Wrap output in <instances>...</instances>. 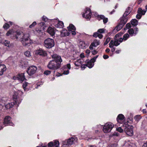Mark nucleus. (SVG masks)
<instances>
[{
    "instance_id": "obj_1",
    "label": "nucleus",
    "mask_w": 147,
    "mask_h": 147,
    "mask_svg": "<svg viewBox=\"0 0 147 147\" xmlns=\"http://www.w3.org/2000/svg\"><path fill=\"white\" fill-rule=\"evenodd\" d=\"M53 59L50 61L47 65L48 68L50 69L56 70L60 68L62 60L61 56L54 54L51 55Z\"/></svg>"
},
{
    "instance_id": "obj_2",
    "label": "nucleus",
    "mask_w": 147,
    "mask_h": 147,
    "mask_svg": "<svg viewBox=\"0 0 147 147\" xmlns=\"http://www.w3.org/2000/svg\"><path fill=\"white\" fill-rule=\"evenodd\" d=\"M23 93V92L20 90L15 92L13 96V99L15 102H11L5 105L6 109H9L12 107L15 104H17L18 106V105L20 104L22 99V95Z\"/></svg>"
},
{
    "instance_id": "obj_3",
    "label": "nucleus",
    "mask_w": 147,
    "mask_h": 147,
    "mask_svg": "<svg viewBox=\"0 0 147 147\" xmlns=\"http://www.w3.org/2000/svg\"><path fill=\"white\" fill-rule=\"evenodd\" d=\"M16 34L15 36L16 39H17L20 38V40L24 46H29L30 45L31 40L29 38V34H21L19 32H16Z\"/></svg>"
},
{
    "instance_id": "obj_4",
    "label": "nucleus",
    "mask_w": 147,
    "mask_h": 147,
    "mask_svg": "<svg viewBox=\"0 0 147 147\" xmlns=\"http://www.w3.org/2000/svg\"><path fill=\"white\" fill-rule=\"evenodd\" d=\"M123 126L125 127L124 131L126 134L129 136H132L133 134V126L129 125L127 122L124 123Z\"/></svg>"
},
{
    "instance_id": "obj_5",
    "label": "nucleus",
    "mask_w": 147,
    "mask_h": 147,
    "mask_svg": "<svg viewBox=\"0 0 147 147\" xmlns=\"http://www.w3.org/2000/svg\"><path fill=\"white\" fill-rule=\"evenodd\" d=\"M44 45L47 48H51L54 46V40L52 39L48 38L45 40Z\"/></svg>"
},
{
    "instance_id": "obj_6",
    "label": "nucleus",
    "mask_w": 147,
    "mask_h": 147,
    "mask_svg": "<svg viewBox=\"0 0 147 147\" xmlns=\"http://www.w3.org/2000/svg\"><path fill=\"white\" fill-rule=\"evenodd\" d=\"M114 127L113 124L109 122L106 123L103 128V131L105 133L110 132Z\"/></svg>"
},
{
    "instance_id": "obj_7",
    "label": "nucleus",
    "mask_w": 147,
    "mask_h": 147,
    "mask_svg": "<svg viewBox=\"0 0 147 147\" xmlns=\"http://www.w3.org/2000/svg\"><path fill=\"white\" fill-rule=\"evenodd\" d=\"M37 70V67L35 66L32 65L30 66L28 68L27 72L29 75L31 76L36 72Z\"/></svg>"
},
{
    "instance_id": "obj_8",
    "label": "nucleus",
    "mask_w": 147,
    "mask_h": 147,
    "mask_svg": "<svg viewBox=\"0 0 147 147\" xmlns=\"http://www.w3.org/2000/svg\"><path fill=\"white\" fill-rule=\"evenodd\" d=\"M120 21V22L114 30H115V31H116L117 32L120 30L127 22V20L126 19L124 20L123 21Z\"/></svg>"
},
{
    "instance_id": "obj_9",
    "label": "nucleus",
    "mask_w": 147,
    "mask_h": 147,
    "mask_svg": "<svg viewBox=\"0 0 147 147\" xmlns=\"http://www.w3.org/2000/svg\"><path fill=\"white\" fill-rule=\"evenodd\" d=\"M75 140V139L74 138H71L67 140L63 141L62 143L63 145L66 146L71 145L73 144Z\"/></svg>"
},
{
    "instance_id": "obj_10",
    "label": "nucleus",
    "mask_w": 147,
    "mask_h": 147,
    "mask_svg": "<svg viewBox=\"0 0 147 147\" xmlns=\"http://www.w3.org/2000/svg\"><path fill=\"white\" fill-rule=\"evenodd\" d=\"M131 8L130 7H128L126 9L123 16L120 19V20L123 21L124 20L126 19L127 21L128 20V18L127 17V16L131 12Z\"/></svg>"
},
{
    "instance_id": "obj_11",
    "label": "nucleus",
    "mask_w": 147,
    "mask_h": 147,
    "mask_svg": "<svg viewBox=\"0 0 147 147\" xmlns=\"http://www.w3.org/2000/svg\"><path fill=\"white\" fill-rule=\"evenodd\" d=\"M35 54L43 57L46 56L47 55L46 52L41 48H39L36 50Z\"/></svg>"
},
{
    "instance_id": "obj_12",
    "label": "nucleus",
    "mask_w": 147,
    "mask_h": 147,
    "mask_svg": "<svg viewBox=\"0 0 147 147\" xmlns=\"http://www.w3.org/2000/svg\"><path fill=\"white\" fill-rule=\"evenodd\" d=\"M117 120L118 123L124 125L125 119L123 114H120L118 116L117 118Z\"/></svg>"
},
{
    "instance_id": "obj_13",
    "label": "nucleus",
    "mask_w": 147,
    "mask_h": 147,
    "mask_svg": "<svg viewBox=\"0 0 147 147\" xmlns=\"http://www.w3.org/2000/svg\"><path fill=\"white\" fill-rule=\"evenodd\" d=\"M13 79L14 80L17 79L18 80L21 81V82H22L25 80H26L24 75V73H22L18 74L16 76L13 77Z\"/></svg>"
},
{
    "instance_id": "obj_14",
    "label": "nucleus",
    "mask_w": 147,
    "mask_h": 147,
    "mask_svg": "<svg viewBox=\"0 0 147 147\" xmlns=\"http://www.w3.org/2000/svg\"><path fill=\"white\" fill-rule=\"evenodd\" d=\"M122 34L121 33H119L117 34L115 36L114 39L115 40L114 41L113 40H111V41H113V45H114L115 46H117L119 45L120 44V43H119L118 40H117V37H118V38L121 36Z\"/></svg>"
},
{
    "instance_id": "obj_15",
    "label": "nucleus",
    "mask_w": 147,
    "mask_h": 147,
    "mask_svg": "<svg viewBox=\"0 0 147 147\" xmlns=\"http://www.w3.org/2000/svg\"><path fill=\"white\" fill-rule=\"evenodd\" d=\"M11 118L9 116H6L4 119V124L5 125H10L13 126V124L11 122Z\"/></svg>"
},
{
    "instance_id": "obj_16",
    "label": "nucleus",
    "mask_w": 147,
    "mask_h": 147,
    "mask_svg": "<svg viewBox=\"0 0 147 147\" xmlns=\"http://www.w3.org/2000/svg\"><path fill=\"white\" fill-rule=\"evenodd\" d=\"M91 16V12L90 9L89 8L87 9L85 13L82 14L83 17L86 19L90 18Z\"/></svg>"
},
{
    "instance_id": "obj_17",
    "label": "nucleus",
    "mask_w": 147,
    "mask_h": 147,
    "mask_svg": "<svg viewBox=\"0 0 147 147\" xmlns=\"http://www.w3.org/2000/svg\"><path fill=\"white\" fill-rule=\"evenodd\" d=\"M6 68L5 65L2 64L0 61V76L2 75L3 72L6 70Z\"/></svg>"
},
{
    "instance_id": "obj_18",
    "label": "nucleus",
    "mask_w": 147,
    "mask_h": 147,
    "mask_svg": "<svg viewBox=\"0 0 147 147\" xmlns=\"http://www.w3.org/2000/svg\"><path fill=\"white\" fill-rule=\"evenodd\" d=\"M47 32L52 36H54L55 34V30L54 28L51 27H49L48 28Z\"/></svg>"
},
{
    "instance_id": "obj_19",
    "label": "nucleus",
    "mask_w": 147,
    "mask_h": 147,
    "mask_svg": "<svg viewBox=\"0 0 147 147\" xmlns=\"http://www.w3.org/2000/svg\"><path fill=\"white\" fill-rule=\"evenodd\" d=\"M94 60L93 59H91L90 60L88 61L86 64V66L90 68H92L94 65V62L93 61Z\"/></svg>"
},
{
    "instance_id": "obj_20",
    "label": "nucleus",
    "mask_w": 147,
    "mask_h": 147,
    "mask_svg": "<svg viewBox=\"0 0 147 147\" xmlns=\"http://www.w3.org/2000/svg\"><path fill=\"white\" fill-rule=\"evenodd\" d=\"M98 18L99 20H103V22L104 24H105L108 21V19L107 18H105V16L102 15H98Z\"/></svg>"
},
{
    "instance_id": "obj_21",
    "label": "nucleus",
    "mask_w": 147,
    "mask_h": 147,
    "mask_svg": "<svg viewBox=\"0 0 147 147\" xmlns=\"http://www.w3.org/2000/svg\"><path fill=\"white\" fill-rule=\"evenodd\" d=\"M123 147H136V146L135 144L129 142L125 143Z\"/></svg>"
},
{
    "instance_id": "obj_22",
    "label": "nucleus",
    "mask_w": 147,
    "mask_h": 147,
    "mask_svg": "<svg viewBox=\"0 0 147 147\" xmlns=\"http://www.w3.org/2000/svg\"><path fill=\"white\" fill-rule=\"evenodd\" d=\"M93 36L95 38L98 37L100 39L102 38L103 36L102 34L99 33L97 31L94 33Z\"/></svg>"
},
{
    "instance_id": "obj_23",
    "label": "nucleus",
    "mask_w": 147,
    "mask_h": 147,
    "mask_svg": "<svg viewBox=\"0 0 147 147\" xmlns=\"http://www.w3.org/2000/svg\"><path fill=\"white\" fill-rule=\"evenodd\" d=\"M5 104V101L4 98L0 100V109L3 108Z\"/></svg>"
},
{
    "instance_id": "obj_24",
    "label": "nucleus",
    "mask_w": 147,
    "mask_h": 147,
    "mask_svg": "<svg viewBox=\"0 0 147 147\" xmlns=\"http://www.w3.org/2000/svg\"><path fill=\"white\" fill-rule=\"evenodd\" d=\"M67 28L69 31H71L72 30H75L76 29L75 26L72 24H70L67 27Z\"/></svg>"
},
{
    "instance_id": "obj_25",
    "label": "nucleus",
    "mask_w": 147,
    "mask_h": 147,
    "mask_svg": "<svg viewBox=\"0 0 147 147\" xmlns=\"http://www.w3.org/2000/svg\"><path fill=\"white\" fill-rule=\"evenodd\" d=\"M92 43V45H93L94 47H96L97 46L100 44V42L99 40H94Z\"/></svg>"
},
{
    "instance_id": "obj_26",
    "label": "nucleus",
    "mask_w": 147,
    "mask_h": 147,
    "mask_svg": "<svg viewBox=\"0 0 147 147\" xmlns=\"http://www.w3.org/2000/svg\"><path fill=\"white\" fill-rule=\"evenodd\" d=\"M82 62L81 59H79L75 62L74 64L76 66H78L81 64Z\"/></svg>"
},
{
    "instance_id": "obj_27",
    "label": "nucleus",
    "mask_w": 147,
    "mask_h": 147,
    "mask_svg": "<svg viewBox=\"0 0 147 147\" xmlns=\"http://www.w3.org/2000/svg\"><path fill=\"white\" fill-rule=\"evenodd\" d=\"M146 11H144L141 8H139L138 11V13L142 15H144L145 14Z\"/></svg>"
},
{
    "instance_id": "obj_28",
    "label": "nucleus",
    "mask_w": 147,
    "mask_h": 147,
    "mask_svg": "<svg viewBox=\"0 0 147 147\" xmlns=\"http://www.w3.org/2000/svg\"><path fill=\"white\" fill-rule=\"evenodd\" d=\"M131 24L134 26H136L138 25V21L136 19H133L131 21Z\"/></svg>"
},
{
    "instance_id": "obj_29",
    "label": "nucleus",
    "mask_w": 147,
    "mask_h": 147,
    "mask_svg": "<svg viewBox=\"0 0 147 147\" xmlns=\"http://www.w3.org/2000/svg\"><path fill=\"white\" fill-rule=\"evenodd\" d=\"M113 41H111L109 44V47L112 48L111 51L113 52L115 51V48L114 47L113 45Z\"/></svg>"
},
{
    "instance_id": "obj_30",
    "label": "nucleus",
    "mask_w": 147,
    "mask_h": 147,
    "mask_svg": "<svg viewBox=\"0 0 147 147\" xmlns=\"http://www.w3.org/2000/svg\"><path fill=\"white\" fill-rule=\"evenodd\" d=\"M4 45L8 47H10L11 45L10 42L7 40H5L4 41Z\"/></svg>"
},
{
    "instance_id": "obj_31",
    "label": "nucleus",
    "mask_w": 147,
    "mask_h": 147,
    "mask_svg": "<svg viewBox=\"0 0 147 147\" xmlns=\"http://www.w3.org/2000/svg\"><path fill=\"white\" fill-rule=\"evenodd\" d=\"M80 45L82 49H84L85 48V43L84 42L80 41Z\"/></svg>"
},
{
    "instance_id": "obj_32",
    "label": "nucleus",
    "mask_w": 147,
    "mask_h": 147,
    "mask_svg": "<svg viewBox=\"0 0 147 147\" xmlns=\"http://www.w3.org/2000/svg\"><path fill=\"white\" fill-rule=\"evenodd\" d=\"M24 54L25 56L28 57H29L31 56L30 52L28 51H25Z\"/></svg>"
},
{
    "instance_id": "obj_33",
    "label": "nucleus",
    "mask_w": 147,
    "mask_h": 147,
    "mask_svg": "<svg viewBox=\"0 0 147 147\" xmlns=\"http://www.w3.org/2000/svg\"><path fill=\"white\" fill-rule=\"evenodd\" d=\"M128 32L129 34L132 36H133L134 34V31L133 29L131 28L129 29Z\"/></svg>"
},
{
    "instance_id": "obj_34",
    "label": "nucleus",
    "mask_w": 147,
    "mask_h": 147,
    "mask_svg": "<svg viewBox=\"0 0 147 147\" xmlns=\"http://www.w3.org/2000/svg\"><path fill=\"white\" fill-rule=\"evenodd\" d=\"M53 144L54 147H58L59 146V143L58 141H55Z\"/></svg>"
},
{
    "instance_id": "obj_35",
    "label": "nucleus",
    "mask_w": 147,
    "mask_h": 147,
    "mask_svg": "<svg viewBox=\"0 0 147 147\" xmlns=\"http://www.w3.org/2000/svg\"><path fill=\"white\" fill-rule=\"evenodd\" d=\"M98 32L99 34H102L105 32V30L104 28L100 29L97 31Z\"/></svg>"
},
{
    "instance_id": "obj_36",
    "label": "nucleus",
    "mask_w": 147,
    "mask_h": 147,
    "mask_svg": "<svg viewBox=\"0 0 147 147\" xmlns=\"http://www.w3.org/2000/svg\"><path fill=\"white\" fill-rule=\"evenodd\" d=\"M129 35L128 34H125L123 36V39L125 40H126L129 37Z\"/></svg>"
},
{
    "instance_id": "obj_37",
    "label": "nucleus",
    "mask_w": 147,
    "mask_h": 147,
    "mask_svg": "<svg viewBox=\"0 0 147 147\" xmlns=\"http://www.w3.org/2000/svg\"><path fill=\"white\" fill-rule=\"evenodd\" d=\"M9 25L7 23H6L5 24H4L3 26V28L5 29H7L9 28Z\"/></svg>"
},
{
    "instance_id": "obj_38",
    "label": "nucleus",
    "mask_w": 147,
    "mask_h": 147,
    "mask_svg": "<svg viewBox=\"0 0 147 147\" xmlns=\"http://www.w3.org/2000/svg\"><path fill=\"white\" fill-rule=\"evenodd\" d=\"M110 39H111V38H109V37L107 38L105 42V43H104V45H107L109 43V42L110 41Z\"/></svg>"
},
{
    "instance_id": "obj_39",
    "label": "nucleus",
    "mask_w": 147,
    "mask_h": 147,
    "mask_svg": "<svg viewBox=\"0 0 147 147\" xmlns=\"http://www.w3.org/2000/svg\"><path fill=\"white\" fill-rule=\"evenodd\" d=\"M28 84V83L26 82H25L24 83H23L22 86L24 90H26V87L27 86Z\"/></svg>"
},
{
    "instance_id": "obj_40",
    "label": "nucleus",
    "mask_w": 147,
    "mask_h": 147,
    "mask_svg": "<svg viewBox=\"0 0 147 147\" xmlns=\"http://www.w3.org/2000/svg\"><path fill=\"white\" fill-rule=\"evenodd\" d=\"M48 145L49 147H54V144L52 142H51L49 143Z\"/></svg>"
},
{
    "instance_id": "obj_41",
    "label": "nucleus",
    "mask_w": 147,
    "mask_h": 147,
    "mask_svg": "<svg viewBox=\"0 0 147 147\" xmlns=\"http://www.w3.org/2000/svg\"><path fill=\"white\" fill-rule=\"evenodd\" d=\"M51 73V71L50 70H46L44 72V74L48 75L50 74Z\"/></svg>"
},
{
    "instance_id": "obj_42",
    "label": "nucleus",
    "mask_w": 147,
    "mask_h": 147,
    "mask_svg": "<svg viewBox=\"0 0 147 147\" xmlns=\"http://www.w3.org/2000/svg\"><path fill=\"white\" fill-rule=\"evenodd\" d=\"M36 22H33V23L29 26V28H32L35 25H36Z\"/></svg>"
},
{
    "instance_id": "obj_43",
    "label": "nucleus",
    "mask_w": 147,
    "mask_h": 147,
    "mask_svg": "<svg viewBox=\"0 0 147 147\" xmlns=\"http://www.w3.org/2000/svg\"><path fill=\"white\" fill-rule=\"evenodd\" d=\"M116 129L117 131H118L120 133H122L123 132V129L120 127H118V128H117Z\"/></svg>"
},
{
    "instance_id": "obj_44",
    "label": "nucleus",
    "mask_w": 147,
    "mask_h": 147,
    "mask_svg": "<svg viewBox=\"0 0 147 147\" xmlns=\"http://www.w3.org/2000/svg\"><path fill=\"white\" fill-rule=\"evenodd\" d=\"M142 16V15L138 13L136 16V18L137 19H140L141 18Z\"/></svg>"
},
{
    "instance_id": "obj_45",
    "label": "nucleus",
    "mask_w": 147,
    "mask_h": 147,
    "mask_svg": "<svg viewBox=\"0 0 147 147\" xmlns=\"http://www.w3.org/2000/svg\"><path fill=\"white\" fill-rule=\"evenodd\" d=\"M118 37H117V38L119 42L120 43L122 42L123 39L122 38H119V37L118 38Z\"/></svg>"
},
{
    "instance_id": "obj_46",
    "label": "nucleus",
    "mask_w": 147,
    "mask_h": 147,
    "mask_svg": "<svg viewBox=\"0 0 147 147\" xmlns=\"http://www.w3.org/2000/svg\"><path fill=\"white\" fill-rule=\"evenodd\" d=\"M42 20L46 22L48 20L47 18L45 16H43L42 17Z\"/></svg>"
},
{
    "instance_id": "obj_47",
    "label": "nucleus",
    "mask_w": 147,
    "mask_h": 147,
    "mask_svg": "<svg viewBox=\"0 0 147 147\" xmlns=\"http://www.w3.org/2000/svg\"><path fill=\"white\" fill-rule=\"evenodd\" d=\"M134 34L136 35L138 32V28H134Z\"/></svg>"
},
{
    "instance_id": "obj_48",
    "label": "nucleus",
    "mask_w": 147,
    "mask_h": 147,
    "mask_svg": "<svg viewBox=\"0 0 147 147\" xmlns=\"http://www.w3.org/2000/svg\"><path fill=\"white\" fill-rule=\"evenodd\" d=\"M86 65H82L81 66V68H82V70H84L86 67Z\"/></svg>"
},
{
    "instance_id": "obj_49",
    "label": "nucleus",
    "mask_w": 147,
    "mask_h": 147,
    "mask_svg": "<svg viewBox=\"0 0 147 147\" xmlns=\"http://www.w3.org/2000/svg\"><path fill=\"white\" fill-rule=\"evenodd\" d=\"M126 27L127 28H129L131 27V24L129 23H128L126 26Z\"/></svg>"
},
{
    "instance_id": "obj_50",
    "label": "nucleus",
    "mask_w": 147,
    "mask_h": 147,
    "mask_svg": "<svg viewBox=\"0 0 147 147\" xmlns=\"http://www.w3.org/2000/svg\"><path fill=\"white\" fill-rule=\"evenodd\" d=\"M69 73V70H67V71H64L63 72V74H64L67 75Z\"/></svg>"
},
{
    "instance_id": "obj_51",
    "label": "nucleus",
    "mask_w": 147,
    "mask_h": 147,
    "mask_svg": "<svg viewBox=\"0 0 147 147\" xmlns=\"http://www.w3.org/2000/svg\"><path fill=\"white\" fill-rule=\"evenodd\" d=\"M109 57V56L107 55H104L103 56V58L105 59H108Z\"/></svg>"
},
{
    "instance_id": "obj_52",
    "label": "nucleus",
    "mask_w": 147,
    "mask_h": 147,
    "mask_svg": "<svg viewBox=\"0 0 147 147\" xmlns=\"http://www.w3.org/2000/svg\"><path fill=\"white\" fill-rule=\"evenodd\" d=\"M11 32H12V31H11L10 30V31H8L6 33V35L7 36H9L10 34H11Z\"/></svg>"
},
{
    "instance_id": "obj_53",
    "label": "nucleus",
    "mask_w": 147,
    "mask_h": 147,
    "mask_svg": "<svg viewBox=\"0 0 147 147\" xmlns=\"http://www.w3.org/2000/svg\"><path fill=\"white\" fill-rule=\"evenodd\" d=\"M92 53L93 54V55H94L97 54V52L96 51L94 50V51H92Z\"/></svg>"
},
{
    "instance_id": "obj_54",
    "label": "nucleus",
    "mask_w": 147,
    "mask_h": 147,
    "mask_svg": "<svg viewBox=\"0 0 147 147\" xmlns=\"http://www.w3.org/2000/svg\"><path fill=\"white\" fill-rule=\"evenodd\" d=\"M86 53L88 54L90 53V51L88 49H87L86 51Z\"/></svg>"
},
{
    "instance_id": "obj_55",
    "label": "nucleus",
    "mask_w": 147,
    "mask_h": 147,
    "mask_svg": "<svg viewBox=\"0 0 147 147\" xmlns=\"http://www.w3.org/2000/svg\"><path fill=\"white\" fill-rule=\"evenodd\" d=\"M93 45H92V43H91V45L89 46V48L90 50H92L93 49Z\"/></svg>"
},
{
    "instance_id": "obj_56",
    "label": "nucleus",
    "mask_w": 147,
    "mask_h": 147,
    "mask_svg": "<svg viewBox=\"0 0 147 147\" xmlns=\"http://www.w3.org/2000/svg\"><path fill=\"white\" fill-rule=\"evenodd\" d=\"M98 55H97V56H96L95 57H94L92 59H93L94 60L93 61L95 62V61L96 59L98 57Z\"/></svg>"
},
{
    "instance_id": "obj_57",
    "label": "nucleus",
    "mask_w": 147,
    "mask_h": 147,
    "mask_svg": "<svg viewBox=\"0 0 147 147\" xmlns=\"http://www.w3.org/2000/svg\"><path fill=\"white\" fill-rule=\"evenodd\" d=\"M75 30H74L73 31H71V34L72 35H74L76 34V32L75 31Z\"/></svg>"
},
{
    "instance_id": "obj_58",
    "label": "nucleus",
    "mask_w": 147,
    "mask_h": 147,
    "mask_svg": "<svg viewBox=\"0 0 147 147\" xmlns=\"http://www.w3.org/2000/svg\"><path fill=\"white\" fill-rule=\"evenodd\" d=\"M67 67L69 69H70L71 68V65L70 64H68L67 65Z\"/></svg>"
},
{
    "instance_id": "obj_59",
    "label": "nucleus",
    "mask_w": 147,
    "mask_h": 147,
    "mask_svg": "<svg viewBox=\"0 0 147 147\" xmlns=\"http://www.w3.org/2000/svg\"><path fill=\"white\" fill-rule=\"evenodd\" d=\"M142 147H147V142L143 144Z\"/></svg>"
},
{
    "instance_id": "obj_60",
    "label": "nucleus",
    "mask_w": 147,
    "mask_h": 147,
    "mask_svg": "<svg viewBox=\"0 0 147 147\" xmlns=\"http://www.w3.org/2000/svg\"><path fill=\"white\" fill-rule=\"evenodd\" d=\"M80 57H81L82 58L84 57V53H82V54H81L80 55Z\"/></svg>"
},
{
    "instance_id": "obj_61",
    "label": "nucleus",
    "mask_w": 147,
    "mask_h": 147,
    "mask_svg": "<svg viewBox=\"0 0 147 147\" xmlns=\"http://www.w3.org/2000/svg\"><path fill=\"white\" fill-rule=\"evenodd\" d=\"M59 23L61 27H62L63 26V23L62 22H59Z\"/></svg>"
},
{
    "instance_id": "obj_62",
    "label": "nucleus",
    "mask_w": 147,
    "mask_h": 147,
    "mask_svg": "<svg viewBox=\"0 0 147 147\" xmlns=\"http://www.w3.org/2000/svg\"><path fill=\"white\" fill-rule=\"evenodd\" d=\"M105 51L107 53H109L110 51V49H107Z\"/></svg>"
},
{
    "instance_id": "obj_63",
    "label": "nucleus",
    "mask_w": 147,
    "mask_h": 147,
    "mask_svg": "<svg viewBox=\"0 0 147 147\" xmlns=\"http://www.w3.org/2000/svg\"><path fill=\"white\" fill-rule=\"evenodd\" d=\"M120 51H121V50H118L116 51H115V52L117 54H118V53H120Z\"/></svg>"
},
{
    "instance_id": "obj_64",
    "label": "nucleus",
    "mask_w": 147,
    "mask_h": 147,
    "mask_svg": "<svg viewBox=\"0 0 147 147\" xmlns=\"http://www.w3.org/2000/svg\"><path fill=\"white\" fill-rule=\"evenodd\" d=\"M113 135H114V136H118V133H114L113 134Z\"/></svg>"
}]
</instances>
